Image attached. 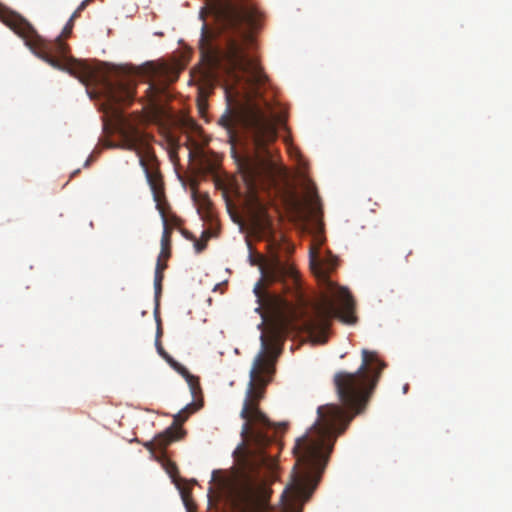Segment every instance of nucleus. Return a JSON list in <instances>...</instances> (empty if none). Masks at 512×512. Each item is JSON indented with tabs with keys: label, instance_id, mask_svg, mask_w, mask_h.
<instances>
[{
	"label": "nucleus",
	"instance_id": "2eb2a0df",
	"mask_svg": "<svg viewBox=\"0 0 512 512\" xmlns=\"http://www.w3.org/2000/svg\"><path fill=\"white\" fill-rule=\"evenodd\" d=\"M319 196L316 192L312 191L310 194L309 205L313 212H316L319 206Z\"/></svg>",
	"mask_w": 512,
	"mask_h": 512
},
{
	"label": "nucleus",
	"instance_id": "7ed1b4c3",
	"mask_svg": "<svg viewBox=\"0 0 512 512\" xmlns=\"http://www.w3.org/2000/svg\"><path fill=\"white\" fill-rule=\"evenodd\" d=\"M0 21L22 37L34 53L52 67L67 70L84 84L100 82L108 109L112 112H117L115 105L130 104L133 101L136 92L135 84L132 81L119 80L113 82L98 67L68 57L69 47L62 40V37L67 38L71 35L74 22L68 20L61 35L54 41H47L37 34L25 18L1 3Z\"/></svg>",
	"mask_w": 512,
	"mask_h": 512
},
{
	"label": "nucleus",
	"instance_id": "6e6552de",
	"mask_svg": "<svg viewBox=\"0 0 512 512\" xmlns=\"http://www.w3.org/2000/svg\"><path fill=\"white\" fill-rule=\"evenodd\" d=\"M263 278L268 282H282L286 278L296 280L294 268L278 256L272 257L264 266H261Z\"/></svg>",
	"mask_w": 512,
	"mask_h": 512
},
{
	"label": "nucleus",
	"instance_id": "9b49d317",
	"mask_svg": "<svg viewBox=\"0 0 512 512\" xmlns=\"http://www.w3.org/2000/svg\"><path fill=\"white\" fill-rule=\"evenodd\" d=\"M218 123L227 130L229 138L232 141L235 138L236 118L230 109H227L226 113L220 117Z\"/></svg>",
	"mask_w": 512,
	"mask_h": 512
},
{
	"label": "nucleus",
	"instance_id": "aec40b11",
	"mask_svg": "<svg viewBox=\"0 0 512 512\" xmlns=\"http://www.w3.org/2000/svg\"><path fill=\"white\" fill-rule=\"evenodd\" d=\"M194 246H195V249H196L197 252H201V251H203L205 249L206 244L205 243H201V242H196Z\"/></svg>",
	"mask_w": 512,
	"mask_h": 512
},
{
	"label": "nucleus",
	"instance_id": "dca6fc26",
	"mask_svg": "<svg viewBox=\"0 0 512 512\" xmlns=\"http://www.w3.org/2000/svg\"><path fill=\"white\" fill-rule=\"evenodd\" d=\"M163 260L166 261L164 259V256L159 255L157 264H156V268H155V273L159 272L160 275H164L163 272L167 268V264L165 262H163Z\"/></svg>",
	"mask_w": 512,
	"mask_h": 512
},
{
	"label": "nucleus",
	"instance_id": "9d476101",
	"mask_svg": "<svg viewBox=\"0 0 512 512\" xmlns=\"http://www.w3.org/2000/svg\"><path fill=\"white\" fill-rule=\"evenodd\" d=\"M171 364L173 368L186 379L190 387L191 394L193 395V397H195L197 393L201 391L198 377L190 374L189 371L184 366L175 361H171Z\"/></svg>",
	"mask_w": 512,
	"mask_h": 512
},
{
	"label": "nucleus",
	"instance_id": "f8f14e48",
	"mask_svg": "<svg viewBox=\"0 0 512 512\" xmlns=\"http://www.w3.org/2000/svg\"><path fill=\"white\" fill-rule=\"evenodd\" d=\"M199 407L200 406L195 403L188 404L173 416L174 421L172 426H174V428H180V426L188 419L189 415L198 410Z\"/></svg>",
	"mask_w": 512,
	"mask_h": 512
},
{
	"label": "nucleus",
	"instance_id": "a211bd4d",
	"mask_svg": "<svg viewBox=\"0 0 512 512\" xmlns=\"http://www.w3.org/2000/svg\"><path fill=\"white\" fill-rule=\"evenodd\" d=\"M249 260H250L251 265H257V264H259V261L261 260V256L260 255L254 256L253 254H250Z\"/></svg>",
	"mask_w": 512,
	"mask_h": 512
},
{
	"label": "nucleus",
	"instance_id": "1a4fd4ad",
	"mask_svg": "<svg viewBox=\"0 0 512 512\" xmlns=\"http://www.w3.org/2000/svg\"><path fill=\"white\" fill-rule=\"evenodd\" d=\"M183 434L184 431L181 428L168 427L165 431L154 437L157 451L164 452L173 441L180 439Z\"/></svg>",
	"mask_w": 512,
	"mask_h": 512
},
{
	"label": "nucleus",
	"instance_id": "0eeeda50",
	"mask_svg": "<svg viewBox=\"0 0 512 512\" xmlns=\"http://www.w3.org/2000/svg\"><path fill=\"white\" fill-rule=\"evenodd\" d=\"M148 76L152 79H158L160 82L159 84L149 83L146 90L148 101L154 104L158 94L165 89L166 85L177 80L179 71L168 64H150Z\"/></svg>",
	"mask_w": 512,
	"mask_h": 512
},
{
	"label": "nucleus",
	"instance_id": "412c9836",
	"mask_svg": "<svg viewBox=\"0 0 512 512\" xmlns=\"http://www.w3.org/2000/svg\"><path fill=\"white\" fill-rule=\"evenodd\" d=\"M292 205L294 206V208L297 210V211H300L302 209V204L299 200L297 199H293L292 200Z\"/></svg>",
	"mask_w": 512,
	"mask_h": 512
},
{
	"label": "nucleus",
	"instance_id": "4be33fe9",
	"mask_svg": "<svg viewBox=\"0 0 512 512\" xmlns=\"http://www.w3.org/2000/svg\"><path fill=\"white\" fill-rule=\"evenodd\" d=\"M403 391L404 393H406L408 391V384H406L404 387H403Z\"/></svg>",
	"mask_w": 512,
	"mask_h": 512
},
{
	"label": "nucleus",
	"instance_id": "ddd939ff",
	"mask_svg": "<svg viewBox=\"0 0 512 512\" xmlns=\"http://www.w3.org/2000/svg\"><path fill=\"white\" fill-rule=\"evenodd\" d=\"M163 278H164V275H160L159 272L155 273V275H154V289H155L156 299H158V297L161 294Z\"/></svg>",
	"mask_w": 512,
	"mask_h": 512
},
{
	"label": "nucleus",
	"instance_id": "20e7f679",
	"mask_svg": "<svg viewBox=\"0 0 512 512\" xmlns=\"http://www.w3.org/2000/svg\"><path fill=\"white\" fill-rule=\"evenodd\" d=\"M249 132L254 144L253 156L242 159L238 166L248 190L251 193V205L254 209L255 224L263 233H273V221L265 205L255 195L258 182L271 179L275 172V163L268 145L277 138L275 120L260 109L253 111L248 119Z\"/></svg>",
	"mask_w": 512,
	"mask_h": 512
},
{
	"label": "nucleus",
	"instance_id": "4468645a",
	"mask_svg": "<svg viewBox=\"0 0 512 512\" xmlns=\"http://www.w3.org/2000/svg\"><path fill=\"white\" fill-rule=\"evenodd\" d=\"M93 0H83L77 9L72 13L70 22H74L81 14V12L92 2Z\"/></svg>",
	"mask_w": 512,
	"mask_h": 512
},
{
	"label": "nucleus",
	"instance_id": "f3484780",
	"mask_svg": "<svg viewBox=\"0 0 512 512\" xmlns=\"http://www.w3.org/2000/svg\"><path fill=\"white\" fill-rule=\"evenodd\" d=\"M143 446L149 450L151 453H154L157 450L155 439L151 441H147L143 443Z\"/></svg>",
	"mask_w": 512,
	"mask_h": 512
},
{
	"label": "nucleus",
	"instance_id": "39448f33",
	"mask_svg": "<svg viewBox=\"0 0 512 512\" xmlns=\"http://www.w3.org/2000/svg\"><path fill=\"white\" fill-rule=\"evenodd\" d=\"M328 288L333 297L324 295L310 307L292 309L285 320L286 328L306 332L313 342L325 344L333 318H340L348 324L354 323L355 304L350 292L331 282H328Z\"/></svg>",
	"mask_w": 512,
	"mask_h": 512
},
{
	"label": "nucleus",
	"instance_id": "6ab92c4d",
	"mask_svg": "<svg viewBox=\"0 0 512 512\" xmlns=\"http://www.w3.org/2000/svg\"><path fill=\"white\" fill-rule=\"evenodd\" d=\"M261 288H262V280H260L254 288L255 294L260 298L261 297Z\"/></svg>",
	"mask_w": 512,
	"mask_h": 512
},
{
	"label": "nucleus",
	"instance_id": "f03ea898",
	"mask_svg": "<svg viewBox=\"0 0 512 512\" xmlns=\"http://www.w3.org/2000/svg\"><path fill=\"white\" fill-rule=\"evenodd\" d=\"M209 9L231 35L226 48L219 51L213 45L214 32L204 23L199 40L202 56L219 61L226 74L224 91L229 103L238 97H257L268 80L252 53L256 45L254 32L260 27V12L250 0H217Z\"/></svg>",
	"mask_w": 512,
	"mask_h": 512
},
{
	"label": "nucleus",
	"instance_id": "f257e3e1",
	"mask_svg": "<svg viewBox=\"0 0 512 512\" xmlns=\"http://www.w3.org/2000/svg\"><path fill=\"white\" fill-rule=\"evenodd\" d=\"M264 349L266 339L261 335ZM385 364L375 352L362 350V364L354 373L340 371L334 375L336 391L342 403L352 413L339 405H324L317 410L318 418L309 432L298 438L293 447L296 462L291 483L284 490V507L280 512H297L294 501L307 500L327 465L336 439L344 433L356 414L361 413L376 387ZM274 363L262 350L254 359L250 370V381L240 413L245 420L241 435L248 442L242 443L235 451L238 475L231 487V497L239 512H277L269 504L270 491L264 483L263 470H271L274 461L264 448L273 442L274 435L265 429L275 428L269 418L260 410L259 403L265 397L266 387L272 381Z\"/></svg>",
	"mask_w": 512,
	"mask_h": 512
},
{
	"label": "nucleus",
	"instance_id": "423d86ee",
	"mask_svg": "<svg viewBox=\"0 0 512 512\" xmlns=\"http://www.w3.org/2000/svg\"><path fill=\"white\" fill-rule=\"evenodd\" d=\"M120 136L122 140L121 147L136 152L139 164L152 190L156 208L161 214L164 225L160 255L164 256V259L167 260L171 255L172 229L168 226V219L166 217L165 206L168 204L165 200L162 177L157 167L156 156L148 144L146 134L140 131L138 127L129 123L123 124L120 129Z\"/></svg>",
	"mask_w": 512,
	"mask_h": 512
}]
</instances>
